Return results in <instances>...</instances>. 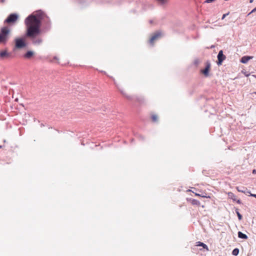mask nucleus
<instances>
[{"label": "nucleus", "mask_w": 256, "mask_h": 256, "mask_svg": "<svg viewBox=\"0 0 256 256\" xmlns=\"http://www.w3.org/2000/svg\"><path fill=\"white\" fill-rule=\"evenodd\" d=\"M196 246H202L204 248L206 249L207 251L209 250L208 246L204 243L200 242H196Z\"/></svg>", "instance_id": "ddd939ff"}, {"label": "nucleus", "mask_w": 256, "mask_h": 256, "mask_svg": "<svg viewBox=\"0 0 256 256\" xmlns=\"http://www.w3.org/2000/svg\"><path fill=\"white\" fill-rule=\"evenodd\" d=\"M253 76H254L255 78H256V76L254 75Z\"/></svg>", "instance_id": "2f4dec72"}, {"label": "nucleus", "mask_w": 256, "mask_h": 256, "mask_svg": "<svg viewBox=\"0 0 256 256\" xmlns=\"http://www.w3.org/2000/svg\"><path fill=\"white\" fill-rule=\"evenodd\" d=\"M252 58V56H244L242 58L240 62L243 64H246L249 60Z\"/></svg>", "instance_id": "f8f14e48"}, {"label": "nucleus", "mask_w": 256, "mask_h": 256, "mask_svg": "<svg viewBox=\"0 0 256 256\" xmlns=\"http://www.w3.org/2000/svg\"><path fill=\"white\" fill-rule=\"evenodd\" d=\"M6 2V0H0V2L4 3Z\"/></svg>", "instance_id": "bb28decb"}, {"label": "nucleus", "mask_w": 256, "mask_h": 256, "mask_svg": "<svg viewBox=\"0 0 256 256\" xmlns=\"http://www.w3.org/2000/svg\"><path fill=\"white\" fill-rule=\"evenodd\" d=\"M228 196L230 198L232 199L234 202H236L238 204H240L241 202L240 200H237L236 196L232 192H229L228 194Z\"/></svg>", "instance_id": "6e6552de"}, {"label": "nucleus", "mask_w": 256, "mask_h": 256, "mask_svg": "<svg viewBox=\"0 0 256 256\" xmlns=\"http://www.w3.org/2000/svg\"><path fill=\"white\" fill-rule=\"evenodd\" d=\"M34 55V52L33 51H28L24 55V58L26 59L30 60L32 58Z\"/></svg>", "instance_id": "1a4fd4ad"}, {"label": "nucleus", "mask_w": 256, "mask_h": 256, "mask_svg": "<svg viewBox=\"0 0 256 256\" xmlns=\"http://www.w3.org/2000/svg\"><path fill=\"white\" fill-rule=\"evenodd\" d=\"M50 62H55V63H56L58 64H60V62H59V58L58 57L55 56H54L52 59L50 60Z\"/></svg>", "instance_id": "2eb2a0df"}, {"label": "nucleus", "mask_w": 256, "mask_h": 256, "mask_svg": "<svg viewBox=\"0 0 256 256\" xmlns=\"http://www.w3.org/2000/svg\"><path fill=\"white\" fill-rule=\"evenodd\" d=\"M242 73L243 74L246 76H248L250 75V73L245 70H242Z\"/></svg>", "instance_id": "a211bd4d"}, {"label": "nucleus", "mask_w": 256, "mask_h": 256, "mask_svg": "<svg viewBox=\"0 0 256 256\" xmlns=\"http://www.w3.org/2000/svg\"><path fill=\"white\" fill-rule=\"evenodd\" d=\"M160 4H164L166 3L168 0H156Z\"/></svg>", "instance_id": "aec40b11"}, {"label": "nucleus", "mask_w": 256, "mask_h": 256, "mask_svg": "<svg viewBox=\"0 0 256 256\" xmlns=\"http://www.w3.org/2000/svg\"><path fill=\"white\" fill-rule=\"evenodd\" d=\"M237 190H238V191H239V192H241V190H240V189H238V188H237Z\"/></svg>", "instance_id": "c85d7f7f"}, {"label": "nucleus", "mask_w": 256, "mask_h": 256, "mask_svg": "<svg viewBox=\"0 0 256 256\" xmlns=\"http://www.w3.org/2000/svg\"><path fill=\"white\" fill-rule=\"evenodd\" d=\"M26 26V36L33 39L32 42L35 44H40L42 42V39L36 38L40 32L41 20L40 16L31 14L25 20Z\"/></svg>", "instance_id": "f257e3e1"}, {"label": "nucleus", "mask_w": 256, "mask_h": 256, "mask_svg": "<svg viewBox=\"0 0 256 256\" xmlns=\"http://www.w3.org/2000/svg\"><path fill=\"white\" fill-rule=\"evenodd\" d=\"M239 253V250L237 248H234L232 252V254L234 255V256H236L238 255Z\"/></svg>", "instance_id": "f3484780"}, {"label": "nucleus", "mask_w": 256, "mask_h": 256, "mask_svg": "<svg viewBox=\"0 0 256 256\" xmlns=\"http://www.w3.org/2000/svg\"><path fill=\"white\" fill-rule=\"evenodd\" d=\"M162 36L160 31H157L152 34L149 40V43L151 46H154V42L160 38Z\"/></svg>", "instance_id": "7ed1b4c3"}, {"label": "nucleus", "mask_w": 256, "mask_h": 256, "mask_svg": "<svg viewBox=\"0 0 256 256\" xmlns=\"http://www.w3.org/2000/svg\"><path fill=\"white\" fill-rule=\"evenodd\" d=\"M187 200L192 205L200 206V202L198 200L195 199L187 198Z\"/></svg>", "instance_id": "9d476101"}, {"label": "nucleus", "mask_w": 256, "mask_h": 256, "mask_svg": "<svg viewBox=\"0 0 256 256\" xmlns=\"http://www.w3.org/2000/svg\"><path fill=\"white\" fill-rule=\"evenodd\" d=\"M256 10V8H254L252 11V12H254Z\"/></svg>", "instance_id": "cd10ccee"}, {"label": "nucleus", "mask_w": 256, "mask_h": 256, "mask_svg": "<svg viewBox=\"0 0 256 256\" xmlns=\"http://www.w3.org/2000/svg\"><path fill=\"white\" fill-rule=\"evenodd\" d=\"M10 34V28L8 26L2 28L0 32V44H6Z\"/></svg>", "instance_id": "f03ea898"}, {"label": "nucleus", "mask_w": 256, "mask_h": 256, "mask_svg": "<svg viewBox=\"0 0 256 256\" xmlns=\"http://www.w3.org/2000/svg\"><path fill=\"white\" fill-rule=\"evenodd\" d=\"M120 92H121V94H122L124 96H126V94L124 92H122V91H120Z\"/></svg>", "instance_id": "b1692460"}, {"label": "nucleus", "mask_w": 256, "mask_h": 256, "mask_svg": "<svg viewBox=\"0 0 256 256\" xmlns=\"http://www.w3.org/2000/svg\"><path fill=\"white\" fill-rule=\"evenodd\" d=\"M250 196L256 198V194H251Z\"/></svg>", "instance_id": "a878e982"}, {"label": "nucleus", "mask_w": 256, "mask_h": 256, "mask_svg": "<svg viewBox=\"0 0 256 256\" xmlns=\"http://www.w3.org/2000/svg\"><path fill=\"white\" fill-rule=\"evenodd\" d=\"M215 0H206L205 3H211L214 2Z\"/></svg>", "instance_id": "412c9836"}, {"label": "nucleus", "mask_w": 256, "mask_h": 256, "mask_svg": "<svg viewBox=\"0 0 256 256\" xmlns=\"http://www.w3.org/2000/svg\"><path fill=\"white\" fill-rule=\"evenodd\" d=\"M10 56V54L6 50L0 52V58H8Z\"/></svg>", "instance_id": "9b49d317"}, {"label": "nucleus", "mask_w": 256, "mask_h": 256, "mask_svg": "<svg viewBox=\"0 0 256 256\" xmlns=\"http://www.w3.org/2000/svg\"><path fill=\"white\" fill-rule=\"evenodd\" d=\"M151 118L153 122H156L158 120V116L155 114H152Z\"/></svg>", "instance_id": "dca6fc26"}, {"label": "nucleus", "mask_w": 256, "mask_h": 256, "mask_svg": "<svg viewBox=\"0 0 256 256\" xmlns=\"http://www.w3.org/2000/svg\"><path fill=\"white\" fill-rule=\"evenodd\" d=\"M237 214H238V219L240 220H242V215L238 212H237Z\"/></svg>", "instance_id": "4be33fe9"}, {"label": "nucleus", "mask_w": 256, "mask_h": 256, "mask_svg": "<svg viewBox=\"0 0 256 256\" xmlns=\"http://www.w3.org/2000/svg\"><path fill=\"white\" fill-rule=\"evenodd\" d=\"M18 19V15L16 14H12L8 16L4 20V22L9 24H14Z\"/></svg>", "instance_id": "20e7f679"}, {"label": "nucleus", "mask_w": 256, "mask_h": 256, "mask_svg": "<svg viewBox=\"0 0 256 256\" xmlns=\"http://www.w3.org/2000/svg\"><path fill=\"white\" fill-rule=\"evenodd\" d=\"M238 238H243V239H247L248 238V236L243 234L242 232H238Z\"/></svg>", "instance_id": "4468645a"}, {"label": "nucleus", "mask_w": 256, "mask_h": 256, "mask_svg": "<svg viewBox=\"0 0 256 256\" xmlns=\"http://www.w3.org/2000/svg\"><path fill=\"white\" fill-rule=\"evenodd\" d=\"M26 46L24 40L22 38H16L15 39V46L17 48H22Z\"/></svg>", "instance_id": "39448f33"}, {"label": "nucleus", "mask_w": 256, "mask_h": 256, "mask_svg": "<svg viewBox=\"0 0 256 256\" xmlns=\"http://www.w3.org/2000/svg\"><path fill=\"white\" fill-rule=\"evenodd\" d=\"M226 56L223 54L222 50H220L218 55V64L220 65L222 64V62L226 59Z\"/></svg>", "instance_id": "0eeeda50"}, {"label": "nucleus", "mask_w": 256, "mask_h": 256, "mask_svg": "<svg viewBox=\"0 0 256 256\" xmlns=\"http://www.w3.org/2000/svg\"><path fill=\"white\" fill-rule=\"evenodd\" d=\"M228 14H229V13H227V14H223L222 19L224 20L226 18V16H228Z\"/></svg>", "instance_id": "5701e85b"}, {"label": "nucleus", "mask_w": 256, "mask_h": 256, "mask_svg": "<svg viewBox=\"0 0 256 256\" xmlns=\"http://www.w3.org/2000/svg\"><path fill=\"white\" fill-rule=\"evenodd\" d=\"M194 194L196 196H201V197H202V198H210V196H207L206 195H202V194H198V193H195Z\"/></svg>", "instance_id": "6ab92c4d"}, {"label": "nucleus", "mask_w": 256, "mask_h": 256, "mask_svg": "<svg viewBox=\"0 0 256 256\" xmlns=\"http://www.w3.org/2000/svg\"><path fill=\"white\" fill-rule=\"evenodd\" d=\"M210 70V64L209 62H206V68L204 70H201V72L204 74L205 76H208L209 75V72Z\"/></svg>", "instance_id": "423d86ee"}, {"label": "nucleus", "mask_w": 256, "mask_h": 256, "mask_svg": "<svg viewBox=\"0 0 256 256\" xmlns=\"http://www.w3.org/2000/svg\"><path fill=\"white\" fill-rule=\"evenodd\" d=\"M254 94H256V92H254Z\"/></svg>", "instance_id": "7c9ffc66"}, {"label": "nucleus", "mask_w": 256, "mask_h": 256, "mask_svg": "<svg viewBox=\"0 0 256 256\" xmlns=\"http://www.w3.org/2000/svg\"><path fill=\"white\" fill-rule=\"evenodd\" d=\"M253 0H250V3H252V2H253Z\"/></svg>", "instance_id": "c756f323"}, {"label": "nucleus", "mask_w": 256, "mask_h": 256, "mask_svg": "<svg viewBox=\"0 0 256 256\" xmlns=\"http://www.w3.org/2000/svg\"><path fill=\"white\" fill-rule=\"evenodd\" d=\"M252 174H256V170H252Z\"/></svg>", "instance_id": "393cba45"}]
</instances>
